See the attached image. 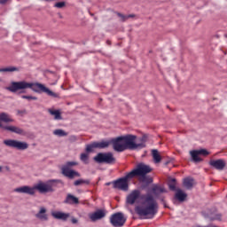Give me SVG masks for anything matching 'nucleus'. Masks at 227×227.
<instances>
[{
    "mask_svg": "<svg viewBox=\"0 0 227 227\" xmlns=\"http://www.w3.org/2000/svg\"><path fill=\"white\" fill-rule=\"evenodd\" d=\"M139 198L140 204L135 207L136 214L144 219H153L158 214L159 204L151 194L141 195L140 191L133 190L126 198V203L135 205Z\"/></svg>",
    "mask_w": 227,
    "mask_h": 227,
    "instance_id": "1",
    "label": "nucleus"
},
{
    "mask_svg": "<svg viewBox=\"0 0 227 227\" xmlns=\"http://www.w3.org/2000/svg\"><path fill=\"white\" fill-rule=\"evenodd\" d=\"M31 89L33 91L41 93L45 92L49 96L57 98L58 95L54 92H52L51 90L46 88L43 84L39 82H27L26 81H20V82H12L9 87L6 88L7 90L16 93L19 90H21V93H23L25 90Z\"/></svg>",
    "mask_w": 227,
    "mask_h": 227,
    "instance_id": "2",
    "label": "nucleus"
},
{
    "mask_svg": "<svg viewBox=\"0 0 227 227\" xmlns=\"http://www.w3.org/2000/svg\"><path fill=\"white\" fill-rule=\"evenodd\" d=\"M59 182L58 180H49L47 182L40 181L33 187L28 185H24L21 187H18L14 189V192L19 194H28L29 196H34L35 194V191L37 190L41 194H47V192H54L53 187L55 186V183Z\"/></svg>",
    "mask_w": 227,
    "mask_h": 227,
    "instance_id": "3",
    "label": "nucleus"
},
{
    "mask_svg": "<svg viewBox=\"0 0 227 227\" xmlns=\"http://www.w3.org/2000/svg\"><path fill=\"white\" fill-rule=\"evenodd\" d=\"M124 140V146L126 149L129 150H137L143 149L146 146L145 143L147 141V136L144 135L141 138H139V143H136L137 136L135 135H126L122 136Z\"/></svg>",
    "mask_w": 227,
    "mask_h": 227,
    "instance_id": "4",
    "label": "nucleus"
},
{
    "mask_svg": "<svg viewBox=\"0 0 227 227\" xmlns=\"http://www.w3.org/2000/svg\"><path fill=\"white\" fill-rule=\"evenodd\" d=\"M130 172L126 174V176L114 181V188L128 191L129 190V180L132 179Z\"/></svg>",
    "mask_w": 227,
    "mask_h": 227,
    "instance_id": "5",
    "label": "nucleus"
},
{
    "mask_svg": "<svg viewBox=\"0 0 227 227\" xmlns=\"http://www.w3.org/2000/svg\"><path fill=\"white\" fill-rule=\"evenodd\" d=\"M78 164L79 163L77 161L66 162V165H64L62 168L63 175L71 179L74 178V176H80L81 175L78 172L70 168L71 167L77 166Z\"/></svg>",
    "mask_w": 227,
    "mask_h": 227,
    "instance_id": "6",
    "label": "nucleus"
},
{
    "mask_svg": "<svg viewBox=\"0 0 227 227\" xmlns=\"http://www.w3.org/2000/svg\"><path fill=\"white\" fill-rule=\"evenodd\" d=\"M151 171L152 168L150 166L144 163H139L137 165L135 169L129 172V174L131 175V177H135L136 176H145L147 173H150Z\"/></svg>",
    "mask_w": 227,
    "mask_h": 227,
    "instance_id": "7",
    "label": "nucleus"
},
{
    "mask_svg": "<svg viewBox=\"0 0 227 227\" xmlns=\"http://www.w3.org/2000/svg\"><path fill=\"white\" fill-rule=\"evenodd\" d=\"M94 160L98 163L112 164L115 161V159L112 153H99L96 157H94Z\"/></svg>",
    "mask_w": 227,
    "mask_h": 227,
    "instance_id": "8",
    "label": "nucleus"
},
{
    "mask_svg": "<svg viewBox=\"0 0 227 227\" xmlns=\"http://www.w3.org/2000/svg\"><path fill=\"white\" fill-rule=\"evenodd\" d=\"M127 218L124 216L122 213H115L110 216V223L114 227H121L124 226Z\"/></svg>",
    "mask_w": 227,
    "mask_h": 227,
    "instance_id": "9",
    "label": "nucleus"
},
{
    "mask_svg": "<svg viewBox=\"0 0 227 227\" xmlns=\"http://www.w3.org/2000/svg\"><path fill=\"white\" fill-rule=\"evenodd\" d=\"M4 145L7 146L16 148L18 150H26L28 148V144L26 142H21L14 139H7L4 141Z\"/></svg>",
    "mask_w": 227,
    "mask_h": 227,
    "instance_id": "10",
    "label": "nucleus"
},
{
    "mask_svg": "<svg viewBox=\"0 0 227 227\" xmlns=\"http://www.w3.org/2000/svg\"><path fill=\"white\" fill-rule=\"evenodd\" d=\"M112 145L114 146V150L116 152H123L126 150L125 147V141L123 139V137H119L117 138H114L111 140Z\"/></svg>",
    "mask_w": 227,
    "mask_h": 227,
    "instance_id": "11",
    "label": "nucleus"
},
{
    "mask_svg": "<svg viewBox=\"0 0 227 227\" xmlns=\"http://www.w3.org/2000/svg\"><path fill=\"white\" fill-rule=\"evenodd\" d=\"M0 129H3L7 131H11L19 135H24L25 132L22 129L13 126V125H3L0 120Z\"/></svg>",
    "mask_w": 227,
    "mask_h": 227,
    "instance_id": "12",
    "label": "nucleus"
},
{
    "mask_svg": "<svg viewBox=\"0 0 227 227\" xmlns=\"http://www.w3.org/2000/svg\"><path fill=\"white\" fill-rule=\"evenodd\" d=\"M210 166L213 168L218 169V170H223L226 165L225 161L222 159L219 160H212L209 162Z\"/></svg>",
    "mask_w": 227,
    "mask_h": 227,
    "instance_id": "13",
    "label": "nucleus"
},
{
    "mask_svg": "<svg viewBox=\"0 0 227 227\" xmlns=\"http://www.w3.org/2000/svg\"><path fill=\"white\" fill-rule=\"evenodd\" d=\"M105 216L106 213L101 209L89 215V218H90V221H92V223H95V221H99V219H103V217Z\"/></svg>",
    "mask_w": 227,
    "mask_h": 227,
    "instance_id": "14",
    "label": "nucleus"
},
{
    "mask_svg": "<svg viewBox=\"0 0 227 227\" xmlns=\"http://www.w3.org/2000/svg\"><path fill=\"white\" fill-rule=\"evenodd\" d=\"M186 198H187V193H185L181 189L176 190L174 200H176V201H179L180 203H184V201H185Z\"/></svg>",
    "mask_w": 227,
    "mask_h": 227,
    "instance_id": "15",
    "label": "nucleus"
},
{
    "mask_svg": "<svg viewBox=\"0 0 227 227\" xmlns=\"http://www.w3.org/2000/svg\"><path fill=\"white\" fill-rule=\"evenodd\" d=\"M51 215L54 219H59L60 221H67V218L70 217L69 213H63L61 211H54L51 213Z\"/></svg>",
    "mask_w": 227,
    "mask_h": 227,
    "instance_id": "16",
    "label": "nucleus"
},
{
    "mask_svg": "<svg viewBox=\"0 0 227 227\" xmlns=\"http://www.w3.org/2000/svg\"><path fill=\"white\" fill-rule=\"evenodd\" d=\"M152 192L154 196H159L160 194H162V192H167V190L164 187L154 184L152 187Z\"/></svg>",
    "mask_w": 227,
    "mask_h": 227,
    "instance_id": "17",
    "label": "nucleus"
},
{
    "mask_svg": "<svg viewBox=\"0 0 227 227\" xmlns=\"http://www.w3.org/2000/svg\"><path fill=\"white\" fill-rule=\"evenodd\" d=\"M46 212L47 209L45 207H41L40 211L35 215V217H37V219H41V221H48Z\"/></svg>",
    "mask_w": 227,
    "mask_h": 227,
    "instance_id": "18",
    "label": "nucleus"
},
{
    "mask_svg": "<svg viewBox=\"0 0 227 227\" xmlns=\"http://www.w3.org/2000/svg\"><path fill=\"white\" fill-rule=\"evenodd\" d=\"M111 144V140H101L99 142H96V146L98 149H105L107 148Z\"/></svg>",
    "mask_w": 227,
    "mask_h": 227,
    "instance_id": "19",
    "label": "nucleus"
},
{
    "mask_svg": "<svg viewBox=\"0 0 227 227\" xmlns=\"http://www.w3.org/2000/svg\"><path fill=\"white\" fill-rule=\"evenodd\" d=\"M0 121L5 123L14 122V119H12V116L6 113L0 114Z\"/></svg>",
    "mask_w": 227,
    "mask_h": 227,
    "instance_id": "20",
    "label": "nucleus"
},
{
    "mask_svg": "<svg viewBox=\"0 0 227 227\" xmlns=\"http://www.w3.org/2000/svg\"><path fill=\"white\" fill-rule=\"evenodd\" d=\"M66 203L69 205H77L79 203V200L72 194H67V198H66Z\"/></svg>",
    "mask_w": 227,
    "mask_h": 227,
    "instance_id": "21",
    "label": "nucleus"
},
{
    "mask_svg": "<svg viewBox=\"0 0 227 227\" xmlns=\"http://www.w3.org/2000/svg\"><path fill=\"white\" fill-rule=\"evenodd\" d=\"M193 184H194L193 178L187 177L184 179L183 185L184 186V188L190 190L193 187Z\"/></svg>",
    "mask_w": 227,
    "mask_h": 227,
    "instance_id": "22",
    "label": "nucleus"
},
{
    "mask_svg": "<svg viewBox=\"0 0 227 227\" xmlns=\"http://www.w3.org/2000/svg\"><path fill=\"white\" fill-rule=\"evenodd\" d=\"M152 156H153L154 163H159L161 161V157H160L158 150H156V149L152 150Z\"/></svg>",
    "mask_w": 227,
    "mask_h": 227,
    "instance_id": "23",
    "label": "nucleus"
},
{
    "mask_svg": "<svg viewBox=\"0 0 227 227\" xmlns=\"http://www.w3.org/2000/svg\"><path fill=\"white\" fill-rule=\"evenodd\" d=\"M190 154H191L192 160L194 162H199V161H201V160H202L199 157L200 153H199L198 150L190 151Z\"/></svg>",
    "mask_w": 227,
    "mask_h": 227,
    "instance_id": "24",
    "label": "nucleus"
},
{
    "mask_svg": "<svg viewBox=\"0 0 227 227\" xmlns=\"http://www.w3.org/2000/svg\"><path fill=\"white\" fill-rule=\"evenodd\" d=\"M49 113L54 116V119L55 120H61L62 119V116H61V114L59 110H52V109H50L49 110Z\"/></svg>",
    "mask_w": 227,
    "mask_h": 227,
    "instance_id": "25",
    "label": "nucleus"
},
{
    "mask_svg": "<svg viewBox=\"0 0 227 227\" xmlns=\"http://www.w3.org/2000/svg\"><path fill=\"white\" fill-rule=\"evenodd\" d=\"M168 185L169 190L176 191V180L175 178L169 179Z\"/></svg>",
    "mask_w": 227,
    "mask_h": 227,
    "instance_id": "26",
    "label": "nucleus"
},
{
    "mask_svg": "<svg viewBox=\"0 0 227 227\" xmlns=\"http://www.w3.org/2000/svg\"><path fill=\"white\" fill-rule=\"evenodd\" d=\"M80 160H82L84 164H89L90 162L89 153H83L80 154Z\"/></svg>",
    "mask_w": 227,
    "mask_h": 227,
    "instance_id": "27",
    "label": "nucleus"
},
{
    "mask_svg": "<svg viewBox=\"0 0 227 227\" xmlns=\"http://www.w3.org/2000/svg\"><path fill=\"white\" fill-rule=\"evenodd\" d=\"M140 181L145 184H152L153 182V178L149 176L144 175L140 176Z\"/></svg>",
    "mask_w": 227,
    "mask_h": 227,
    "instance_id": "28",
    "label": "nucleus"
},
{
    "mask_svg": "<svg viewBox=\"0 0 227 227\" xmlns=\"http://www.w3.org/2000/svg\"><path fill=\"white\" fill-rule=\"evenodd\" d=\"M53 134L58 136V137H66L67 136L68 134L63 130V129H56L53 131Z\"/></svg>",
    "mask_w": 227,
    "mask_h": 227,
    "instance_id": "29",
    "label": "nucleus"
},
{
    "mask_svg": "<svg viewBox=\"0 0 227 227\" xmlns=\"http://www.w3.org/2000/svg\"><path fill=\"white\" fill-rule=\"evenodd\" d=\"M94 148H97V143L94 142L90 145H87L86 148H85V151L87 153H91L93 151Z\"/></svg>",
    "mask_w": 227,
    "mask_h": 227,
    "instance_id": "30",
    "label": "nucleus"
},
{
    "mask_svg": "<svg viewBox=\"0 0 227 227\" xmlns=\"http://www.w3.org/2000/svg\"><path fill=\"white\" fill-rule=\"evenodd\" d=\"M208 217H209V219H210L211 221H221V219H222V215H221V214H216V215H209Z\"/></svg>",
    "mask_w": 227,
    "mask_h": 227,
    "instance_id": "31",
    "label": "nucleus"
},
{
    "mask_svg": "<svg viewBox=\"0 0 227 227\" xmlns=\"http://www.w3.org/2000/svg\"><path fill=\"white\" fill-rule=\"evenodd\" d=\"M14 71H18V68L14 67H10L0 69V72H14Z\"/></svg>",
    "mask_w": 227,
    "mask_h": 227,
    "instance_id": "32",
    "label": "nucleus"
},
{
    "mask_svg": "<svg viewBox=\"0 0 227 227\" xmlns=\"http://www.w3.org/2000/svg\"><path fill=\"white\" fill-rule=\"evenodd\" d=\"M197 151L199 153V155L206 156V155L209 154V153L206 149H200V150H197Z\"/></svg>",
    "mask_w": 227,
    "mask_h": 227,
    "instance_id": "33",
    "label": "nucleus"
},
{
    "mask_svg": "<svg viewBox=\"0 0 227 227\" xmlns=\"http://www.w3.org/2000/svg\"><path fill=\"white\" fill-rule=\"evenodd\" d=\"M65 5H66L65 2H59L55 4V7L61 9V8L65 7Z\"/></svg>",
    "mask_w": 227,
    "mask_h": 227,
    "instance_id": "34",
    "label": "nucleus"
},
{
    "mask_svg": "<svg viewBox=\"0 0 227 227\" xmlns=\"http://www.w3.org/2000/svg\"><path fill=\"white\" fill-rule=\"evenodd\" d=\"M21 98L28 100H37L36 97H32V96H22Z\"/></svg>",
    "mask_w": 227,
    "mask_h": 227,
    "instance_id": "35",
    "label": "nucleus"
},
{
    "mask_svg": "<svg viewBox=\"0 0 227 227\" xmlns=\"http://www.w3.org/2000/svg\"><path fill=\"white\" fill-rule=\"evenodd\" d=\"M84 183H86L85 180L78 179V180L74 181V185L77 186V185L82 184H84Z\"/></svg>",
    "mask_w": 227,
    "mask_h": 227,
    "instance_id": "36",
    "label": "nucleus"
},
{
    "mask_svg": "<svg viewBox=\"0 0 227 227\" xmlns=\"http://www.w3.org/2000/svg\"><path fill=\"white\" fill-rule=\"evenodd\" d=\"M118 15H119V17H121V20H122V21H125L127 19L132 17L131 15H129V16H124V15H122V14H121V13H119Z\"/></svg>",
    "mask_w": 227,
    "mask_h": 227,
    "instance_id": "37",
    "label": "nucleus"
},
{
    "mask_svg": "<svg viewBox=\"0 0 227 227\" xmlns=\"http://www.w3.org/2000/svg\"><path fill=\"white\" fill-rule=\"evenodd\" d=\"M71 223H73V224H76L78 223V220L76 218H73L71 219Z\"/></svg>",
    "mask_w": 227,
    "mask_h": 227,
    "instance_id": "38",
    "label": "nucleus"
},
{
    "mask_svg": "<svg viewBox=\"0 0 227 227\" xmlns=\"http://www.w3.org/2000/svg\"><path fill=\"white\" fill-rule=\"evenodd\" d=\"M9 0H0V4H5L6 2H8Z\"/></svg>",
    "mask_w": 227,
    "mask_h": 227,
    "instance_id": "39",
    "label": "nucleus"
},
{
    "mask_svg": "<svg viewBox=\"0 0 227 227\" xmlns=\"http://www.w3.org/2000/svg\"><path fill=\"white\" fill-rule=\"evenodd\" d=\"M3 168L0 166V172L2 171Z\"/></svg>",
    "mask_w": 227,
    "mask_h": 227,
    "instance_id": "40",
    "label": "nucleus"
}]
</instances>
